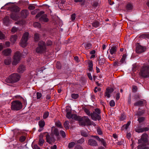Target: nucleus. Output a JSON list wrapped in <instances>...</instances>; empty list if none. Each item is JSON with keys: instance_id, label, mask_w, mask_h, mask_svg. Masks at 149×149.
Listing matches in <instances>:
<instances>
[{"instance_id": "1", "label": "nucleus", "mask_w": 149, "mask_h": 149, "mask_svg": "<svg viewBox=\"0 0 149 149\" xmlns=\"http://www.w3.org/2000/svg\"><path fill=\"white\" fill-rule=\"evenodd\" d=\"M20 75L17 73H13L10 75L6 79L8 83L13 84L18 82L20 79Z\"/></svg>"}, {"instance_id": "2", "label": "nucleus", "mask_w": 149, "mask_h": 149, "mask_svg": "<svg viewBox=\"0 0 149 149\" xmlns=\"http://www.w3.org/2000/svg\"><path fill=\"white\" fill-rule=\"evenodd\" d=\"M20 8L17 6L15 5H12L10 8V10L13 13L10 15V18L13 20H17L19 17L17 13H18L20 10Z\"/></svg>"}, {"instance_id": "3", "label": "nucleus", "mask_w": 149, "mask_h": 149, "mask_svg": "<svg viewBox=\"0 0 149 149\" xmlns=\"http://www.w3.org/2000/svg\"><path fill=\"white\" fill-rule=\"evenodd\" d=\"M140 75L146 78L149 76V65H144L141 68L139 73Z\"/></svg>"}, {"instance_id": "4", "label": "nucleus", "mask_w": 149, "mask_h": 149, "mask_svg": "<svg viewBox=\"0 0 149 149\" xmlns=\"http://www.w3.org/2000/svg\"><path fill=\"white\" fill-rule=\"evenodd\" d=\"M38 46L36 49V52L38 53H44L46 51L45 43L43 41H40L38 43Z\"/></svg>"}, {"instance_id": "5", "label": "nucleus", "mask_w": 149, "mask_h": 149, "mask_svg": "<svg viewBox=\"0 0 149 149\" xmlns=\"http://www.w3.org/2000/svg\"><path fill=\"white\" fill-rule=\"evenodd\" d=\"M101 111L98 108H96L95 109V111L91 113V117L92 120H100L101 119L100 113Z\"/></svg>"}, {"instance_id": "6", "label": "nucleus", "mask_w": 149, "mask_h": 149, "mask_svg": "<svg viewBox=\"0 0 149 149\" xmlns=\"http://www.w3.org/2000/svg\"><path fill=\"white\" fill-rule=\"evenodd\" d=\"M11 108L13 110H18L21 109L22 108V103L19 101H15L11 103Z\"/></svg>"}, {"instance_id": "7", "label": "nucleus", "mask_w": 149, "mask_h": 149, "mask_svg": "<svg viewBox=\"0 0 149 149\" xmlns=\"http://www.w3.org/2000/svg\"><path fill=\"white\" fill-rule=\"evenodd\" d=\"M21 54L19 51H17L14 54L13 57V61L12 64L13 65H16L21 59Z\"/></svg>"}, {"instance_id": "8", "label": "nucleus", "mask_w": 149, "mask_h": 149, "mask_svg": "<svg viewBox=\"0 0 149 149\" xmlns=\"http://www.w3.org/2000/svg\"><path fill=\"white\" fill-rule=\"evenodd\" d=\"M29 35V33L27 32L24 34L20 42V45L22 47H24L26 46Z\"/></svg>"}, {"instance_id": "9", "label": "nucleus", "mask_w": 149, "mask_h": 149, "mask_svg": "<svg viewBox=\"0 0 149 149\" xmlns=\"http://www.w3.org/2000/svg\"><path fill=\"white\" fill-rule=\"evenodd\" d=\"M148 134L146 133H144L142 135L141 139L138 140V144L147 143L148 141Z\"/></svg>"}, {"instance_id": "10", "label": "nucleus", "mask_w": 149, "mask_h": 149, "mask_svg": "<svg viewBox=\"0 0 149 149\" xmlns=\"http://www.w3.org/2000/svg\"><path fill=\"white\" fill-rule=\"evenodd\" d=\"M47 142L49 144H51L52 143L54 142L55 139L54 137L51 134V136L48 134L46 135V136Z\"/></svg>"}, {"instance_id": "11", "label": "nucleus", "mask_w": 149, "mask_h": 149, "mask_svg": "<svg viewBox=\"0 0 149 149\" xmlns=\"http://www.w3.org/2000/svg\"><path fill=\"white\" fill-rule=\"evenodd\" d=\"M146 49L145 47H142L138 44L136 47V52L138 53H142L145 51Z\"/></svg>"}, {"instance_id": "12", "label": "nucleus", "mask_w": 149, "mask_h": 149, "mask_svg": "<svg viewBox=\"0 0 149 149\" xmlns=\"http://www.w3.org/2000/svg\"><path fill=\"white\" fill-rule=\"evenodd\" d=\"M114 91V89L113 88H107L105 92L104 96L107 97V98H109L110 97V94L112 93Z\"/></svg>"}, {"instance_id": "13", "label": "nucleus", "mask_w": 149, "mask_h": 149, "mask_svg": "<svg viewBox=\"0 0 149 149\" xmlns=\"http://www.w3.org/2000/svg\"><path fill=\"white\" fill-rule=\"evenodd\" d=\"M29 14V11L27 10H23L20 13L21 17L22 18H26L28 16Z\"/></svg>"}, {"instance_id": "14", "label": "nucleus", "mask_w": 149, "mask_h": 149, "mask_svg": "<svg viewBox=\"0 0 149 149\" xmlns=\"http://www.w3.org/2000/svg\"><path fill=\"white\" fill-rule=\"evenodd\" d=\"M91 137H93L99 141H100L102 145L105 147L107 146V143L106 141L103 139H100V138L97 136H91Z\"/></svg>"}, {"instance_id": "15", "label": "nucleus", "mask_w": 149, "mask_h": 149, "mask_svg": "<svg viewBox=\"0 0 149 149\" xmlns=\"http://www.w3.org/2000/svg\"><path fill=\"white\" fill-rule=\"evenodd\" d=\"M11 50L9 48H7L2 51V54L5 56H7L10 55L11 53Z\"/></svg>"}, {"instance_id": "16", "label": "nucleus", "mask_w": 149, "mask_h": 149, "mask_svg": "<svg viewBox=\"0 0 149 149\" xmlns=\"http://www.w3.org/2000/svg\"><path fill=\"white\" fill-rule=\"evenodd\" d=\"M88 144L91 146H97L98 145L96 141L95 140L92 139H90L88 140Z\"/></svg>"}, {"instance_id": "17", "label": "nucleus", "mask_w": 149, "mask_h": 149, "mask_svg": "<svg viewBox=\"0 0 149 149\" xmlns=\"http://www.w3.org/2000/svg\"><path fill=\"white\" fill-rule=\"evenodd\" d=\"M39 20L45 22H47L49 21V19L47 17V15L46 14H44L41 16V17L40 18Z\"/></svg>"}, {"instance_id": "18", "label": "nucleus", "mask_w": 149, "mask_h": 149, "mask_svg": "<svg viewBox=\"0 0 149 149\" xmlns=\"http://www.w3.org/2000/svg\"><path fill=\"white\" fill-rule=\"evenodd\" d=\"M81 118L82 119V120H84L86 125H91V121L88 117L84 116Z\"/></svg>"}, {"instance_id": "19", "label": "nucleus", "mask_w": 149, "mask_h": 149, "mask_svg": "<svg viewBox=\"0 0 149 149\" xmlns=\"http://www.w3.org/2000/svg\"><path fill=\"white\" fill-rule=\"evenodd\" d=\"M26 70L25 67L23 65H19L17 70V71L20 73H23Z\"/></svg>"}, {"instance_id": "20", "label": "nucleus", "mask_w": 149, "mask_h": 149, "mask_svg": "<svg viewBox=\"0 0 149 149\" xmlns=\"http://www.w3.org/2000/svg\"><path fill=\"white\" fill-rule=\"evenodd\" d=\"M117 49V48L116 46H114L111 47V49H109V50L110 54L111 55L115 54L116 52Z\"/></svg>"}, {"instance_id": "21", "label": "nucleus", "mask_w": 149, "mask_h": 149, "mask_svg": "<svg viewBox=\"0 0 149 149\" xmlns=\"http://www.w3.org/2000/svg\"><path fill=\"white\" fill-rule=\"evenodd\" d=\"M71 118L79 121H81L82 120V119L81 118V116H78L75 114H72Z\"/></svg>"}, {"instance_id": "22", "label": "nucleus", "mask_w": 149, "mask_h": 149, "mask_svg": "<svg viewBox=\"0 0 149 149\" xmlns=\"http://www.w3.org/2000/svg\"><path fill=\"white\" fill-rule=\"evenodd\" d=\"M51 134L52 135H55L56 136L58 137L59 135V133L58 129L55 128H54L52 130Z\"/></svg>"}, {"instance_id": "23", "label": "nucleus", "mask_w": 149, "mask_h": 149, "mask_svg": "<svg viewBox=\"0 0 149 149\" xmlns=\"http://www.w3.org/2000/svg\"><path fill=\"white\" fill-rule=\"evenodd\" d=\"M17 38V36L16 35H13L11 36L10 40L12 43L14 44L16 41Z\"/></svg>"}, {"instance_id": "24", "label": "nucleus", "mask_w": 149, "mask_h": 149, "mask_svg": "<svg viewBox=\"0 0 149 149\" xmlns=\"http://www.w3.org/2000/svg\"><path fill=\"white\" fill-rule=\"evenodd\" d=\"M43 137V135L42 134H40L39 135V141L38 144L40 146H42L44 142Z\"/></svg>"}, {"instance_id": "25", "label": "nucleus", "mask_w": 149, "mask_h": 149, "mask_svg": "<svg viewBox=\"0 0 149 149\" xmlns=\"http://www.w3.org/2000/svg\"><path fill=\"white\" fill-rule=\"evenodd\" d=\"M45 125V123L43 120H41L39 121L38 125L40 128H43Z\"/></svg>"}, {"instance_id": "26", "label": "nucleus", "mask_w": 149, "mask_h": 149, "mask_svg": "<svg viewBox=\"0 0 149 149\" xmlns=\"http://www.w3.org/2000/svg\"><path fill=\"white\" fill-rule=\"evenodd\" d=\"M84 47L86 49H88L92 47V45L90 42H87L85 44Z\"/></svg>"}, {"instance_id": "27", "label": "nucleus", "mask_w": 149, "mask_h": 149, "mask_svg": "<svg viewBox=\"0 0 149 149\" xmlns=\"http://www.w3.org/2000/svg\"><path fill=\"white\" fill-rule=\"evenodd\" d=\"M133 7L132 4L130 3H128L126 6V9L128 11H130L132 9Z\"/></svg>"}, {"instance_id": "28", "label": "nucleus", "mask_w": 149, "mask_h": 149, "mask_svg": "<svg viewBox=\"0 0 149 149\" xmlns=\"http://www.w3.org/2000/svg\"><path fill=\"white\" fill-rule=\"evenodd\" d=\"M92 24L93 27L97 28L99 26L100 24L99 22L96 21L93 22Z\"/></svg>"}, {"instance_id": "29", "label": "nucleus", "mask_w": 149, "mask_h": 149, "mask_svg": "<svg viewBox=\"0 0 149 149\" xmlns=\"http://www.w3.org/2000/svg\"><path fill=\"white\" fill-rule=\"evenodd\" d=\"M11 62V59L10 58H8L4 61V63L6 65H10Z\"/></svg>"}, {"instance_id": "30", "label": "nucleus", "mask_w": 149, "mask_h": 149, "mask_svg": "<svg viewBox=\"0 0 149 149\" xmlns=\"http://www.w3.org/2000/svg\"><path fill=\"white\" fill-rule=\"evenodd\" d=\"M143 101L142 100H139L136 103H135L134 104V105L135 106H142V104H143Z\"/></svg>"}, {"instance_id": "31", "label": "nucleus", "mask_w": 149, "mask_h": 149, "mask_svg": "<svg viewBox=\"0 0 149 149\" xmlns=\"http://www.w3.org/2000/svg\"><path fill=\"white\" fill-rule=\"evenodd\" d=\"M9 19L8 17H6L3 19V22L4 24L7 25L9 23Z\"/></svg>"}, {"instance_id": "32", "label": "nucleus", "mask_w": 149, "mask_h": 149, "mask_svg": "<svg viewBox=\"0 0 149 149\" xmlns=\"http://www.w3.org/2000/svg\"><path fill=\"white\" fill-rule=\"evenodd\" d=\"M135 131L139 133L143 132V127H138L136 129Z\"/></svg>"}, {"instance_id": "33", "label": "nucleus", "mask_w": 149, "mask_h": 149, "mask_svg": "<svg viewBox=\"0 0 149 149\" xmlns=\"http://www.w3.org/2000/svg\"><path fill=\"white\" fill-rule=\"evenodd\" d=\"M81 135L84 137H87L88 136V133L87 132L84 130H81Z\"/></svg>"}, {"instance_id": "34", "label": "nucleus", "mask_w": 149, "mask_h": 149, "mask_svg": "<svg viewBox=\"0 0 149 149\" xmlns=\"http://www.w3.org/2000/svg\"><path fill=\"white\" fill-rule=\"evenodd\" d=\"M44 13V12L43 11H41L38 13L36 15V18H38L40 17H41Z\"/></svg>"}, {"instance_id": "35", "label": "nucleus", "mask_w": 149, "mask_h": 149, "mask_svg": "<svg viewBox=\"0 0 149 149\" xmlns=\"http://www.w3.org/2000/svg\"><path fill=\"white\" fill-rule=\"evenodd\" d=\"M64 126L65 128L66 129H68L69 128V122L68 121H66L64 123Z\"/></svg>"}, {"instance_id": "36", "label": "nucleus", "mask_w": 149, "mask_h": 149, "mask_svg": "<svg viewBox=\"0 0 149 149\" xmlns=\"http://www.w3.org/2000/svg\"><path fill=\"white\" fill-rule=\"evenodd\" d=\"M126 57V55L125 54H124L123 55L122 58L121 59L120 61V63H121V64L124 63L125 61V58Z\"/></svg>"}, {"instance_id": "37", "label": "nucleus", "mask_w": 149, "mask_h": 149, "mask_svg": "<svg viewBox=\"0 0 149 149\" xmlns=\"http://www.w3.org/2000/svg\"><path fill=\"white\" fill-rule=\"evenodd\" d=\"M39 34L38 33H36L34 35V40L35 41H37L38 40L39 38Z\"/></svg>"}, {"instance_id": "38", "label": "nucleus", "mask_w": 149, "mask_h": 149, "mask_svg": "<svg viewBox=\"0 0 149 149\" xmlns=\"http://www.w3.org/2000/svg\"><path fill=\"white\" fill-rule=\"evenodd\" d=\"M49 115V112L48 111H46L45 112L43 115V118L44 119L47 118Z\"/></svg>"}, {"instance_id": "39", "label": "nucleus", "mask_w": 149, "mask_h": 149, "mask_svg": "<svg viewBox=\"0 0 149 149\" xmlns=\"http://www.w3.org/2000/svg\"><path fill=\"white\" fill-rule=\"evenodd\" d=\"M93 63L92 62H90L88 63V70L90 71H92L93 70Z\"/></svg>"}, {"instance_id": "40", "label": "nucleus", "mask_w": 149, "mask_h": 149, "mask_svg": "<svg viewBox=\"0 0 149 149\" xmlns=\"http://www.w3.org/2000/svg\"><path fill=\"white\" fill-rule=\"evenodd\" d=\"M145 118L143 117H141L138 118V121L139 123H141L145 120Z\"/></svg>"}, {"instance_id": "41", "label": "nucleus", "mask_w": 149, "mask_h": 149, "mask_svg": "<svg viewBox=\"0 0 149 149\" xmlns=\"http://www.w3.org/2000/svg\"><path fill=\"white\" fill-rule=\"evenodd\" d=\"M144 113V111L143 110L141 111H139L137 112L136 115L138 116H141Z\"/></svg>"}, {"instance_id": "42", "label": "nucleus", "mask_w": 149, "mask_h": 149, "mask_svg": "<svg viewBox=\"0 0 149 149\" xmlns=\"http://www.w3.org/2000/svg\"><path fill=\"white\" fill-rule=\"evenodd\" d=\"M125 118V115L124 113H122L119 119L120 120L123 121Z\"/></svg>"}, {"instance_id": "43", "label": "nucleus", "mask_w": 149, "mask_h": 149, "mask_svg": "<svg viewBox=\"0 0 149 149\" xmlns=\"http://www.w3.org/2000/svg\"><path fill=\"white\" fill-rule=\"evenodd\" d=\"M33 26L35 27L40 28L41 27L40 24L38 22H35L33 24Z\"/></svg>"}, {"instance_id": "44", "label": "nucleus", "mask_w": 149, "mask_h": 149, "mask_svg": "<svg viewBox=\"0 0 149 149\" xmlns=\"http://www.w3.org/2000/svg\"><path fill=\"white\" fill-rule=\"evenodd\" d=\"M56 125L58 127L62 128V126L61 123L59 121H57L55 123Z\"/></svg>"}, {"instance_id": "45", "label": "nucleus", "mask_w": 149, "mask_h": 149, "mask_svg": "<svg viewBox=\"0 0 149 149\" xmlns=\"http://www.w3.org/2000/svg\"><path fill=\"white\" fill-rule=\"evenodd\" d=\"M131 122L130 121H128L127 124L126 125H123V128H125V129L127 130L129 125H130V124Z\"/></svg>"}, {"instance_id": "46", "label": "nucleus", "mask_w": 149, "mask_h": 149, "mask_svg": "<svg viewBox=\"0 0 149 149\" xmlns=\"http://www.w3.org/2000/svg\"><path fill=\"white\" fill-rule=\"evenodd\" d=\"M75 144V143L74 142H72L69 143L68 146V147L69 148H71L73 147Z\"/></svg>"}, {"instance_id": "47", "label": "nucleus", "mask_w": 149, "mask_h": 149, "mask_svg": "<svg viewBox=\"0 0 149 149\" xmlns=\"http://www.w3.org/2000/svg\"><path fill=\"white\" fill-rule=\"evenodd\" d=\"M85 141L84 138H82L79 140L77 141V143H79L81 144L83 143Z\"/></svg>"}, {"instance_id": "48", "label": "nucleus", "mask_w": 149, "mask_h": 149, "mask_svg": "<svg viewBox=\"0 0 149 149\" xmlns=\"http://www.w3.org/2000/svg\"><path fill=\"white\" fill-rule=\"evenodd\" d=\"M84 111L86 113L88 116H91V113H90V111L87 109H85L84 110Z\"/></svg>"}, {"instance_id": "49", "label": "nucleus", "mask_w": 149, "mask_h": 149, "mask_svg": "<svg viewBox=\"0 0 149 149\" xmlns=\"http://www.w3.org/2000/svg\"><path fill=\"white\" fill-rule=\"evenodd\" d=\"M121 65V63H120V61H115L113 63V65L115 66H120Z\"/></svg>"}, {"instance_id": "50", "label": "nucleus", "mask_w": 149, "mask_h": 149, "mask_svg": "<svg viewBox=\"0 0 149 149\" xmlns=\"http://www.w3.org/2000/svg\"><path fill=\"white\" fill-rule=\"evenodd\" d=\"M72 114L71 113V112H68L66 113V117L68 119L71 118L72 115Z\"/></svg>"}, {"instance_id": "51", "label": "nucleus", "mask_w": 149, "mask_h": 149, "mask_svg": "<svg viewBox=\"0 0 149 149\" xmlns=\"http://www.w3.org/2000/svg\"><path fill=\"white\" fill-rule=\"evenodd\" d=\"M5 38V35L0 31V39L3 40Z\"/></svg>"}, {"instance_id": "52", "label": "nucleus", "mask_w": 149, "mask_h": 149, "mask_svg": "<svg viewBox=\"0 0 149 149\" xmlns=\"http://www.w3.org/2000/svg\"><path fill=\"white\" fill-rule=\"evenodd\" d=\"M110 106L112 107H113L115 105V102L113 100H111L109 103Z\"/></svg>"}, {"instance_id": "53", "label": "nucleus", "mask_w": 149, "mask_h": 149, "mask_svg": "<svg viewBox=\"0 0 149 149\" xmlns=\"http://www.w3.org/2000/svg\"><path fill=\"white\" fill-rule=\"evenodd\" d=\"M145 146L144 144H140L137 147V149H144Z\"/></svg>"}, {"instance_id": "54", "label": "nucleus", "mask_w": 149, "mask_h": 149, "mask_svg": "<svg viewBox=\"0 0 149 149\" xmlns=\"http://www.w3.org/2000/svg\"><path fill=\"white\" fill-rule=\"evenodd\" d=\"M26 139V137L24 136H21L19 139V141L20 142H24Z\"/></svg>"}, {"instance_id": "55", "label": "nucleus", "mask_w": 149, "mask_h": 149, "mask_svg": "<svg viewBox=\"0 0 149 149\" xmlns=\"http://www.w3.org/2000/svg\"><path fill=\"white\" fill-rule=\"evenodd\" d=\"M60 134L61 135L63 138H64L65 137V134L64 131L63 130H61L60 131Z\"/></svg>"}, {"instance_id": "56", "label": "nucleus", "mask_w": 149, "mask_h": 149, "mask_svg": "<svg viewBox=\"0 0 149 149\" xmlns=\"http://www.w3.org/2000/svg\"><path fill=\"white\" fill-rule=\"evenodd\" d=\"M71 96L72 98L74 99H76L78 98L79 96L78 94H72Z\"/></svg>"}, {"instance_id": "57", "label": "nucleus", "mask_w": 149, "mask_h": 149, "mask_svg": "<svg viewBox=\"0 0 149 149\" xmlns=\"http://www.w3.org/2000/svg\"><path fill=\"white\" fill-rule=\"evenodd\" d=\"M76 14L75 13L72 14L71 16V21H74L75 19Z\"/></svg>"}, {"instance_id": "58", "label": "nucleus", "mask_w": 149, "mask_h": 149, "mask_svg": "<svg viewBox=\"0 0 149 149\" xmlns=\"http://www.w3.org/2000/svg\"><path fill=\"white\" fill-rule=\"evenodd\" d=\"M74 149H84V148L81 146L77 145L75 146Z\"/></svg>"}, {"instance_id": "59", "label": "nucleus", "mask_w": 149, "mask_h": 149, "mask_svg": "<svg viewBox=\"0 0 149 149\" xmlns=\"http://www.w3.org/2000/svg\"><path fill=\"white\" fill-rule=\"evenodd\" d=\"M79 124L81 125H85L86 124L84 120H82L81 121H79Z\"/></svg>"}, {"instance_id": "60", "label": "nucleus", "mask_w": 149, "mask_h": 149, "mask_svg": "<svg viewBox=\"0 0 149 149\" xmlns=\"http://www.w3.org/2000/svg\"><path fill=\"white\" fill-rule=\"evenodd\" d=\"M56 68L58 69H60L61 68V65L59 62H57L56 63Z\"/></svg>"}, {"instance_id": "61", "label": "nucleus", "mask_w": 149, "mask_h": 149, "mask_svg": "<svg viewBox=\"0 0 149 149\" xmlns=\"http://www.w3.org/2000/svg\"><path fill=\"white\" fill-rule=\"evenodd\" d=\"M36 95L37 99L40 98L42 97V94L40 93L37 92L36 93Z\"/></svg>"}, {"instance_id": "62", "label": "nucleus", "mask_w": 149, "mask_h": 149, "mask_svg": "<svg viewBox=\"0 0 149 149\" xmlns=\"http://www.w3.org/2000/svg\"><path fill=\"white\" fill-rule=\"evenodd\" d=\"M143 132H146L149 130V125H148L147 127H143Z\"/></svg>"}, {"instance_id": "63", "label": "nucleus", "mask_w": 149, "mask_h": 149, "mask_svg": "<svg viewBox=\"0 0 149 149\" xmlns=\"http://www.w3.org/2000/svg\"><path fill=\"white\" fill-rule=\"evenodd\" d=\"M97 132L98 134L99 135H101L102 134V131L101 129L100 128H98L97 129Z\"/></svg>"}, {"instance_id": "64", "label": "nucleus", "mask_w": 149, "mask_h": 149, "mask_svg": "<svg viewBox=\"0 0 149 149\" xmlns=\"http://www.w3.org/2000/svg\"><path fill=\"white\" fill-rule=\"evenodd\" d=\"M17 28L15 27H13L11 30V32L13 33H15L17 31Z\"/></svg>"}]
</instances>
